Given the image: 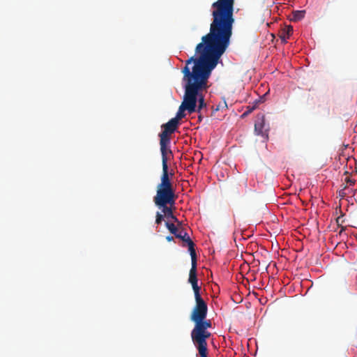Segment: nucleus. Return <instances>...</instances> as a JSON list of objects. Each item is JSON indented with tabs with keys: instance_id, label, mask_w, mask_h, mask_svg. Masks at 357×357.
<instances>
[{
	"instance_id": "nucleus-10",
	"label": "nucleus",
	"mask_w": 357,
	"mask_h": 357,
	"mask_svg": "<svg viewBox=\"0 0 357 357\" xmlns=\"http://www.w3.org/2000/svg\"><path fill=\"white\" fill-rule=\"evenodd\" d=\"M255 131L257 135L268 138V129L265 128V119L264 116H258L255 123Z\"/></svg>"
},
{
	"instance_id": "nucleus-6",
	"label": "nucleus",
	"mask_w": 357,
	"mask_h": 357,
	"mask_svg": "<svg viewBox=\"0 0 357 357\" xmlns=\"http://www.w3.org/2000/svg\"><path fill=\"white\" fill-rule=\"evenodd\" d=\"M195 298L196 304L192 310L190 320L195 324L198 321H202L206 318L208 307L201 295L195 296Z\"/></svg>"
},
{
	"instance_id": "nucleus-19",
	"label": "nucleus",
	"mask_w": 357,
	"mask_h": 357,
	"mask_svg": "<svg viewBox=\"0 0 357 357\" xmlns=\"http://www.w3.org/2000/svg\"><path fill=\"white\" fill-rule=\"evenodd\" d=\"M344 229H345V227H343V226H342V227H341V229H340V232H339V234H340V235H341V234H342V233L344 231Z\"/></svg>"
},
{
	"instance_id": "nucleus-14",
	"label": "nucleus",
	"mask_w": 357,
	"mask_h": 357,
	"mask_svg": "<svg viewBox=\"0 0 357 357\" xmlns=\"http://www.w3.org/2000/svg\"><path fill=\"white\" fill-rule=\"evenodd\" d=\"M293 33V28L289 26L283 31L280 37L284 42H286L287 39L289 38V36Z\"/></svg>"
},
{
	"instance_id": "nucleus-9",
	"label": "nucleus",
	"mask_w": 357,
	"mask_h": 357,
	"mask_svg": "<svg viewBox=\"0 0 357 357\" xmlns=\"http://www.w3.org/2000/svg\"><path fill=\"white\" fill-rule=\"evenodd\" d=\"M175 237L182 240V241L183 243H185L187 244L191 257L197 256L195 249V243L191 240L189 235L183 229V227L181 228V230L179 231L178 234Z\"/></svg>"
},
{
	"instance_id": "nucleus-8",
	"label": "nucleus",
	"mask_w": 357,
	"mask_h": 357,
	"mask_svg": "<svg viewBox=\"0 0 357 357\" xmlns=\"http://www.w3.org/2000/svg\"><path fill=\"white\" fill-rule=\"evenodd\" d=\"M192 267L189 273L188 282L191 284L194 291L195 296L200 295L201 287L198 285V280L197 276V256L191 257Z\"/></svg>"
},
{
	"instance_id": "nucleus-16",
	"label": "nucleus",
	"mask_w": 357,
	"mask_h": 357,
	"mask_svg": "<svg viewBox=\"0 0 357 357\" xmlns=\"http://www.w3.org/2000/svg\"><path fill=\"white\" fill-rule=\"evenodd\" d=\"M164 219V215H162L159 212L156 213L155 223L160 225Z\"/></svg>"
},
{
	"instance_id": "nucleus-17",
	"label": "nucleus",
	"mask_w": 357,
	"mask_h": 357,
	"mask_svg": "<svg viewBox=\"0 0 357 357\" xmlns=\"http://www.w3.org/2000/svg\"><path fill=\"white\" fill-rule=\"evenodd\" d=\"M345 182L347 183L348 185H353L355 183V180L351 179L349 176H347L345 178Z\"/></svg>"
},
{
	"instance_id": "nucleus-22",
	"label": "nucleus",
	"mask_w": 357,
	"mask_h": 357,
	"mask_svg": "<svg viewBox=\"0 0 357 357\" xmlns=\"http://www.w3.org/2000/svg\"><path fill=\"white\" fill-rule=\"evenodd\" d=\"M253 109V108L250 109L248 110V112H250Z\"/></svg>"
},
{
	"instance_id": "nucleus-12",
	"label": "nucleus",
	"mask_w": 357,
	"mask_h": 357,
	"mask_svg": "<svg viewBox=\"0 0 357 357\" xmlns=\"http://www.w3.org/2000/svg\"><path fill=\"white\" fill-rule=\"evenodd\" d=\"M165 225L167 228L169 229V231L171 232V234H174L175 236L178 234V233L181 230V228H182L181 225H178V227H177L174 224L169 223V222H166Z\"/></svg>"
},
{
	"instance_id": "nucleus-21",
	"label": "nucleus",
	"mask_w": 357,
	"mask_h": 357,
	"mask_svg": "<svg viewBox=\"0 0 357 357\" xmlns=\"http://www.w3.org/2000/svg\"><path fill=\"white\" fill-rule=\"evenodd\" d=\"M198 118H199V121H201V120H202V116H201V115H199Z\"/></svg>"
},
{
	"instance_id": "nucleus-4",
	"label": "nucleus",
	"mask_w": 357,
	"mask_h": 357,
	"mask_svg": "<svg viewBox=\"0 0 357 357\" xmlns=\"http://www.w3.org/2000/svg\"><path fill=\"white\" fill-rule=\"evenodd\" d=\"M178 125L179 122L172 119L167 123L162 126V131L159 134L161 154L173 155L172 150L168 148L170 144L169 135L176 130Z\"/></svg>"
},
{
	"instance_id": "nucleus-1",
	"label": "nucleus",
	"mask_w": 357,
	"mask_h": 357,
	"mask_svg": "<svg viewBox=\"0 0 357 357\" xmlns=\"http://www.w3.org/2000/svg\"><path fill=\"white\" fill-rule=\"evenodd\" d=\"M234 0H218L212 4L214 10L212 13L213 22L210 26V31L202 36V42L197 44L195 48V53L199 54V56H192L185 61V66L194 63L192 68L199 66L200 68L208 73L205 87L198 91L199 105L196 112L199 113L202 109L206 107L202 92L208 88V79L211 72L216 67L219 59L229 45L234 22Z\"/></svg>"
},
{
	"instance_id": "nucleus-13",
	"label": "nucleus",
	"mask_w": 357,
	"mask_h": 357,
	"mask_svg": "<svg viewBox=\"0 0 357 357\" xmlns=\"http://www.w3.org/2000/svg\"><path fill=\"white\" fill-rule=\"evenodd\" d=\"M305 10H296L292 13L291 20L294 22L299 21L302 20L305 16Z\"/></svg>"
},
{
	"instance_id": "nucleus-15",
	"label": "nucleus",
	"mask_w": 357,
	"mask_h": 357,
	"mask_svg": "<svg viewBox=\"0 0 357 357\" xmlns=\"http://www.w3.org/2000/svg\"><path fill=\"white\" fill-rule=\"evenodd\" d=\"M227 109V102L224 100L222 102H220L216 107L215 111H219L221 109Z\"/></svg>"
},
{
	"instance_id": "nucleus-20",
	"label": "nucleus",
	"mask_w": 357,
	"mask_h": 357,
	"mask_svg": "<svg viewBox=\"0 0 357 357\" xmlns=\"http://www.w3.org/2000/svg\"><path fill=\"white\" fill-rule=\"evenodd\" d=\"M340 219V217H338V218H337V224H339Z\"/></svg>"
},
{
	"instance_id": "nucleus-2",
	"label": "nucleus",
	"mask_w": 357,
	"mask_h": 357,
	"mask_svg": "<svg viewBox=\"0 0 357 357\" xmlns=\"http://www.w3.org/2000/svg\"><path fill=\"white\" fill-rule=\"evenodd\" d=\"M182 73L183 81L185 82L183 100L178 107L176 116L172 118L177 122L185 116V110L190 114L196 112L198 91L205 87L208 76V71L200 68L199 66L192 68V70L189 66H185L182 69Z\"/></svg>"
},
{
	"instance_id": "nucleus-7",
	"label": "nucleus",
	"mask_w": 357,
	"mask_h": 357,
	"mask_svg": "<svg viewBox=\"0 0 357 357\" xmlns=\"http://www.w3.org/2000/svg\"><path fill=\"white\" fill-rule=\"evenodd\" d=\"M162 155V174L160 178V183L157 187L173 188L172 183L169 178L168 160L169 155Z\"/></svg>"
},
{
	"instance_id": "nucleus-3",
	"label": "nucleus",
	"mask_w": 357,
	"mask_h": 357,
	"mask_svg": "<svg viewBox=\"0 0 357 357\" xmlns=\"http://www.w3.org/2000/svg\"><path fill=\"white\" fill-rule=\"evenodd\" d=\"M211 321L204 319L196 322L194 328L191 331L192 341L198 350L199 357H208L206 340L211 335V333L208 331V328H211Z\"/></svg>"
},
{
	"instance_id": "nucleus-11",
	"label": "nucleus",
	"mask_w": 357,
	"mask_h": 357,
	"mask_svg": "<svg viewBox=\"0 0 357 357\" xmlns=\"http://www.w3.org/2000/svg\"><path fill=\"white\" fill-rule=\"evenodd\" d=\"M159 208H162V212L163 213L165 217L167 218H171L174 222H176L178 225H181V222L174 215L171 206H168V205H165V206H160Z\"/></svg>"
},
{
	"instance_id": "nucleus-5",
	"label": "nucleus",
	"mask_w": 357,
	"mask_h": 357,
	"mask_svg": "<svg viewBox=\"0 0 357 357\" xmlns=\"http://www.w3.org/2000/svg\"><path fill=\"white\" fill-rule=\"evenodd\" d=\"M153 202L158 207L165 206V205L173 206L175 203L174 188L157 187Z\"/></svg>"
},
{
	"instance_id": "nucleus-18",
	"label": "nucleus",
	"mask_w": 357,
	"mask_h": 357,
	"mask_svg": "<svg viewBox=\"0 0 357 357\" xmlns=\"http://www.w3.org/2000/svg\"><path fill=\"white\" fill-rule=\"evenodd\" d=\"M166 239H167V241L170 242V241L174 240V238L172 236H168L166 237Z\"/></svg>"
}]
</instances>
